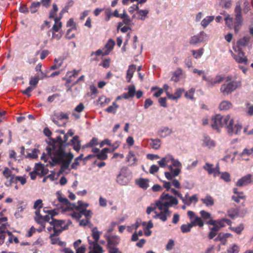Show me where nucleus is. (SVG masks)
Returning a JSON list of instances; mask_svg holds the SVG:
<instances>
[{"label": "nucleus", "instance_id": "1", "mask_svg": "<svg viewBox=\"0 0 253 253\" xmlns=\"http://www.w3.org/2000/svg\"><path fill=\"white\" fill-rule=\"evenodd\" d=\"M46 154H42L41 159L46 162L49 158L51 162L49 163L52 166L57 164H61V169L65 170L68 169L74 157L71 153H66L61 144H57L48 146L46 148Z\"/></svg>", "mask_w": 253, "mask_h": 253}, {"label": "nucleus", "instance_id": "2", "mask_svg": "<svg viewBox=\"0 0 253 253\" xmlns=\"http://www.w3.org/2000/svg\"><path fill=\"white\" fill-rule=\"evenodd\" d=\"M88 206V204L79 201L76 210L70 213L73 218L80 221V226H85L89 223L92 213L91 211L86 210Z\"/></svg>", "mask_w": 253, "mask_h": 253}, {"label": "nucleus", "instance_id": "3", "mask_svg": "<svg viewBox=\"0 0 253 253\" xmlns=\"http://www.w3.org/2000/svg\"><path fill=\"white\" fill-rule=\"evenodd\" d=\"M178 203L177 199L165 192L163 193L159 199L156 202V205L159 210L169 209L173 205H177Z\"/></svg>", "mask_w": 253, "mask_h": 253}, {"label": "nucleus", "instance_id": "4", "mask_svg": "<svg viewBox=\"0 0 253 253\" xmlns=\"http://www.w3.org/2000/svg\"><path fill=\"white\" fill-rule=\"evenodd\" d=\"M242 85L241 81L232 80L231 77H227L225 82L221 85L220 92L224 96L228 95L240 87Z\"/></svg>", "mask_w": 253, "mask_h": 253}, {"label": "nucleus", "instance_id": "5", "mask_svg": "<svg viewBox=\"0 0 253 253\" xmlns=\"http://www.w3.org/2000/svg\"><path fill=\"white\" fill-rule=\"evenodd\" d=\"M224 123L225 128L228 134L239 135L241 134L242 129V126L239 123L234 124V119L230 115L224 116Z\"/></svg>", "mask_w": 253, "mask_h": 253}, {"label": "nucleus", "instance_id": "6", "mask_svg": "<svg viewBox=\"0 0 253 253\" xmlns=\"http://www.w3.org/2000/svg\"><path fill=\"white\" fill-rule=\"evenodd\" d=\"M91 231L92 236L94 241H91L88 240L89 245L88 249L90 250L88 253H103V249L98 243L101 232L98 231L96 227H94Z\"/></svg>", "mask_w": 253, "mask_h": 253}, {"label": "nucleus", "instance_id": "7", "mask_svg": "<svg viewBox=\"0 0 253 253\" xmlns=\"http://www.w3.org/2000/svg\"><path fill=\"white\" fill-rule=\"evenodd\" d=\"M171 163V165L168 166L169 171L165 172V175L168 180H172L173 178L178 176L181 172L182 167V164L180 161L174 158Z\"/></svg>", "mask_w": 253, "mask_h": 253}, {"label": "nucleus", "instance_id": "8", "mask_svg": "<svg viewBox=\"0 0 253 253\" xmlns=\"http://www.w3.org/2000/svg\"><path fill=\"white\" fill-rule=\"evenodd\" d=\"M235 13V22L234 24V31L235 33H238L242 25L243 20L241 14V7L239 2L236 3L234 10Z\"/></svg>", "mask_w": 253, "mask_h": 253}, {"label": "nucleus", "instance_id": "9", "mask_svg": "<svg viewBox=\"0 0 253 253\" xmlns=\"http://www.w3.org/2000/svg\"><path fill=\"white\" fill-rule=\"evenodd\" d=\"M211 126L213 129L219 131L220 128L225 126L224 117L220 114L216 115L212 118Z\"/></svg>", "mask_w": 253, "mask_h": 253}, {"label": "nucleus", "instance_id": "10", "mask_svg": "<svg viewBox=\"0 0 253 253\" xmlns=\"http://www.w3.org/2000/svg\"><path fill=\"white\" fill-rule=\"evenodd\" d=\"M58 201L62 205L66 206L68 210L71 209L75 210L76 208L77 207V203H70L66 198L62 197V194L60 191H57L56 193Z\"/></svg>", "mask_w": 253, "mask_h": 253}, {"label": "nucleus", "instance_id": "11", "mask_svg": "<svg viewBox=\"0 0 253 253\" xmlns=\"http://www.w3.org/2000/svg\"><path fill=\"white\" fill-rule=\"evenodd\" d=\"M208 39V35L206 33L202 31L199 34L192 36L189 41L191 45H196L197 43L203 42Z\"/></svg>", "mask_w": 253, "mask_h": 253}, {"label": "nucleus", "instance_id": "12", "mask_svg": "<svg viewBox=\"0 0 253 253\" xmlns=\"http://www.w3.org/2000/svg\"><path fill=\"white\" fill-rule=\"evenodd\" d=\"M203 168L208 172L209 174H213L214 177H216L220 174L219 167L218 165L214 168L212 164L206 163Z\"/></svg>", "mask_w": 253, "mask_h": 253}, {"label": "nucleus", "instance_id": "13", "mask_svg": "<svg viewBox=\"0 0 253 253\" xmlns=\"http://www.w3.org/2000/svg\"><path fill=\"white\" fill-rule=\"evenodd\" d=\"M127 170L126 168H123L120 171V173L117 177V182L120 185H126L129 182V178L126 174V171Z\"/></svg>", "mask_w": 253, "mask_h": 253}, {"label": "nucleus", "instance_id": "14", "mask_svg": "<svg viewBox=\"0 0 253 253\" xmlns=\"http://www.w3.org/2000/svg\"><path fill=\"white\" fill-rule=\"evenodd\" d=\"M231 52L232 57L237 62L246 65L247 64L248 59L245 55V53L241 49L238 50L237 55L234 54L232 51H231Z\"/></svg>", "mask_w": 253, "mask_h": 253}, {"label": "nucleus", "instance_id": "15", "mask_svg": "<svg viewBox=\"0 0 253 253\" xmlns=\"http://www.w3.org/2000/svg\"><path fill=\"white\" fill-rule=\"evenodd\" d=\"M121 18L123 20V21L118 23V30L122 27L124 24L130 26L133 25V23H132V19L127 14L125 10H123V15Z\"/></svg>", "mask_w": 253, "mask_h": 253}, {"label": "nucleus", "instance_id": "16", "mask_svg": "<svg viewBox=\"0 0 253 253\" xmlns=\"http://www.w3.org/2000/svg\"><path fill=\"white\" fill-rule=\"evenodd\" d=\"M161 211L160 213H157L155 211V215L153 217L155 218H159L163 222L166 221L167 220L168 217L170 216V211L169 209H162L159 210Z\"/></svg>", "mask_w": 253, "mask_h": 253}, {"label": "nucleus", "instance_id": "17", "mask_svg": "<svg viewBox=\"0 0 253 253\" xmlns=\"http://www.w3.org/2000/svg\"><path fill=\"white\" fill-rule=\"evenodd\" d=\"M137 153H134L132 151H129L126 157V161L129 163L130 166H135L137 165Z\"/></svg>", "mask_w": 253, "mask_h": 253}, {"label": "nucleus", "instance_id": "18", "mask_svg": "<svg viewBox=\"0 0 253 253\" xmlns=\"http://www.w3.org/2000/svg\"><path fill=\"white\" fill-rule=\"evenodd\" d=\"M224 80V77L221 75H217L214 77L210 76L207 86L210 87H213L216 84H220Z\"/></svg>", "mask_w": 253, "mask_h": 253}, {"label": "nucleus", "instance_id": "19", "mask_svg": "<svg viewBox=\"0 0 253 253\" xmlns=\"http://www.w3.org/2000/svg\"><path fill=\"white\" fill-rule=\"evenodd\" d=\"M252 175L251 174H248L241 178L239 179L236 185L239 187L246 186L252 182Z\"/></svg>", "mask_w": 253, "mask_h": 253}, {"label": "nucleus", "instance_id": "20", "mask_svg": "<svg viewBox=\"0 0 253 253\" xmlns=\"http://www.w3.org/2000/svg\"><path fill=\"white\" fill-rule=\"evenodd\" d=\"M184 92V89L183 88H178L176 89L174 94H172L169 91H167V95L169 99L174 100L179 98Z\"/></svg>", "mask_w": 253, "mask_h": 253}, {"label": "nucleus", "instance_id": "21", "mask_svg": "<svg viewBox=\"0 0 253 253\" xmlns=\"http://www.w3.org/2000/svg\"><path fill=\"white\" fill-rule=\"evenodd\" d=\"M35 167L36 171L39 175L43 176L48 172V169L45 167L44 164L38 163L36 165Z\"/></svg>", "mask_w": 253, "mask_h": 253}, {"label": "nucleus", "instance_id": "22", "mask_svg": "<svg viewBox=\"0 0 253 253\" xmlns=\"http://www.w3.org/2000/svg\"><path fill=\"white\" fill-rule=\"evenodd\" d=\"M65 223V220H58V219H52L51 220V225L53 226V231H55V229H62L63 230L66 229L65 227H63V225Z\"/></svg>", "mask_w": 253, "mask_h": 253}, {"label": "nucleus", "instance_id": "23", "mask_svg": "<svg viewBox=\"0 0 253 253\" xmlns=\"http://www.w3.org/2000/svg\"><path fill=\"white\" fill-rule=\"evenodd\" d=\"M108 248H115L120 243V238L117 236H112L108 238Z\"/></svg>", "mask_w": 253, "mask_h": 253}, {"label": "nucleus", "instance_id": "24", "mask_svg": "<svg viewBox=\"0 0 253 253\" xmlns=\"http://www.w3.org/2000/svg\"><path fill=\"white\" fill-rule=\"evenodd\" d=\"M232 107V103L228 100H223L221 101L218 106V108L221 111H227Z\"/></svg>", "mask_w": 253, "mask_h": 253}, {"label": "nucleus", "instance_id": "25", "mask_svg": "<svg viewBox=\"0 0 253 253\" xmlns=\"http://www.w3.org/2000/svg\"><path fill=\"white\" fill-rule=\"evenodd\" d=\"M172 133V129L168 126L161 127L158 131V134L162 137H166Z\"/></svg>", "mask_w": 253, "mask_h": 253}, {"label": "nucleus", "instance_id": "26", "mask_svg": "<svg viewBox=\"0 0 253 253\" xmlns=\"http://www.w3.org/2000/svg\"><path fill=\"white\" fill-rule=\"evenodd\" d=\"M62 229H55L54 233L50 235L49 238L51 240V243L52 244H56L59 240V238L57 236L63 231Z\"/></svg>", "mask_w": 253, "mask_h": 253}, {"label": "nucleus", "instance_id": "27", "mask_svg": "<svg viewBox=\"0 0 253 253\" xmlns=\"http://www.w3.org/2000/svg\"><path fill=\"white\" fill-rule=\"evenodd\" d=\"M201 201L207 207H211L214 205L213 198L210 195H207L204 198L201 199Z\"/></svg>", "mask_w": 253, "mask_h": 253}, {"label": "nucleus", "instance_id": "28", "mask_svg": "<svg viewBox=\"0 0 253 253\" xmlns=\"http://www.w3.org/2000/svg\"><path fill=\"white\" fill-rule=\"evenodd\" d=\"M110 152V149L108 148H105L101 150L100 152H99L97 155H95V157L97 158L98 159L100 160H105L107 159L108 156L107 153Z\"/></svg>", "mask_w": 253, "mask_h": 253}, {"label": "nucleus", "instance_id": "29", "mask_svg": "<svg viewBox=\"0 0 253 253\" xmlns=\"http://www.w3.org/2000/svg\"><path fill=\"white\" fill-rule=\"evenodd\" d=\"M203 145L209 148H211L215 146V142L209 136L205 135L204 136Z\"/></svg>", "mask_w": 253, "mask_h": 253}, {"label": "nucleus", "instance_id": "30", "mask_svg": "<svg viewBox=\"0 0 253 253\" xmlns=\"http://www.w3.org/2000/svg\"><path fill=\"white\" fill-rule=\"evenodd\" d=\"M181 200L185 205L189 206L193 203H194L195 204H196L198 202V198L196 195H194L191 197H189L187 200H186L185 199L184 200L183 198Z\"/></svg>", "mask_w": 253, "mask_h": 253}, {"label": "nucleus", "instance_id": "31", "mask_svg": "<svg viewBox=\"0 0 253 253\" xmlns=\"http://www.w3.org/2000/svg\"><path fill=\"white\" fill-rule=\"evenodd\" d=\"M110 99L105 96L102 95L99 97L97 100V104L100 105V107H103L109 104Z\"/></svg>", "mask_w": 253, "mask_h": 253}, {"label": "nucleus", "instance_id": "32", "mask_svg": "<svg viewBox=\"0 0 253 253\" xmlns=\"http://www.w3.org/2000/svg\"><path fill=\"white\" fill-rule=\"evenodd\" d=\"M149 141L150 145L152 148L156 150L160 148L161 145V141L160 139L151 138Z\"/></svg>", "mask_w": 253, "mask_h": 253}, {"label": "nucleus", "instance_id": "33", "mask_svg": "<svg viewBox=\"0 0 253 253\" xmlns=\"http://www.w3.org/2000/svg\"><path fill=\"white\" fill-rule=\"evenodd\" d=\"M134 9L138 10V13L140 16L139 19L141 20H144L145 18L147 17V14L149 13V10L147 9H141L138 10V6H134Z\"/></svg>", "mask_w": 253, "mask_h": 253}, {"label": "nucleus", "instance_id": "34", "mask_svg": "<svg viewBox=\"0 0 253 253\" xmlns=\"http://www.w3.org/2000/svg\"><path fill=\"white\" fill-rule=\"evenodd\" d=\"M115 44V42L112 39H109L105 44L104 49L106 52H108L109 54L113 50Z\"/></svg>", "mask_w": 253, "mask_h": 253}, {"label": "nucleus", "instance_id": "35", "mask_svg": "<svg viewBox=\"0 0 253 253\" xmlns=\"http://www.w3.org/2000/svg\"><path fill=\"white\" fill-rule=\"evenodd\" d=\"M54 64L51 66L50 70H54L59 69L62 65L63 62L62 58L60 57L55 58L54 60Z\"/></svg>", "mask_w": 253, "mask_h": 253}, {"label": "nucleus", "instance_id": "36", "mask_svg": "<svg viewBox=\"0 0 253 253\" xmlns=\"http://www.w3.org/2000/svg\"><path fill=\"white\" fill-rule=\"evenodd\" d=\"M135 66L134 65H131L129 66L126 76V78L128 82L130 81V79L133 76V74L135 70Z\"/></svg>", "mask_w": 253, "mask_h": 253}, {"label": "nucleus", "instance_id": "37", "mask_svg": "<svg viewBox=\"0 0 253 253\" xmlns=\"http://www.w3.org/2000/svg\"><path fill=\"white\" fill-rule=\"evenodd\" d=\"M190 223L193 227L198 225L199 227H202L204 226V222L202 218L197 216H195V217L191 221Z\"/></svg>", "mask_w": 253, "mask_h": 253}, {"label": "nucleus", "instance_id": "38", "mask_svg": "<svg viewBox=\"0 0 253 253\" xmlns=\"http://www.w3.org/2000/svg\"><path fill=\"white\" fill-rule=\"evenodd\" d=\"M55 23L52 28L53 32H57L62 27V23L60 21V18L56 17L54 19Z\"/></svg>", "mask_w": 253, "mask_h": 253}, {"label": "nucleus", "instance_id": "39", "mask_svg": "<svg viewBox=\"0 0 253 253\" xmlns=\"http://www.w3.org/2000/svg\"><path fill=\"white\" fill-rule=\"evenodd\" d=\"M250 41V37L245 36L238 40L237 42V44L240 46H245L248 44Z\"/></svg>", "mask_w": 253, "mask_h": 253}, {"label": "nucleus", "instance_id": "40", "mask_svg": "<svg viewBox=\"0 0 253 253\" xmlns=\"http://www.w3.org/2000/svg\"><path fill=\"white\" fill-rule=\"evenodd\" d=\"M213 16H209L205 17L201 22V25L205 28L208 25L214 20Z\"/></svg>", "mask_w": 253, "mask_h": 253}, {"label": "nucleus", "instance_id": "41", "mask_svg": "<svg viewBox=\"0 0 253 253\" xmlns=\"http://www.w3.org/2000/svg\"><path fill=\"white\" fill-rule=\"evenodd\" d=\"M137 183L140 187L144 189H147L149 186V181L146 179L140 178L138 180Z\"/></svg>", "mask_w": 253, "mask_h": 253}, {"label": "nucleus", "instance_id": "42", "mask_svg": "<svg viewBox=\"0 0 253 253\" xmlns=\"http://www.w3.org/2000/svg\"><path fill=\"white\" fill-rule=\"evenodd\" d=\"M119 108V105L117 104L116 102H114L112 105L108 107L105 109V111L109 113H113L114 114L116 113L117 109Z\"/></svg>", "mask_w": 253, "mask_h": 253}, {"label": "nucleus", "instance_id": "43", "mask_svg": "<svg viewBox=\"0 0 253 253\" xmlns=\"http://www.w3.org/2000/svg\"><path fill=\"white\" fill-rule=\"evenodd\" d=\"M41 5V2H33L30 6L29 9L31 13H34L36 12L39 8L40 7Z\"/></svg>", "mask_w": 253, "mask_h": 253}, {"label": "nucleus", "instance_id": "44", "mask_svg": "<svg viewBox=\"0 0 253 253\" xmlns=\"http://www.w3.org/2000/svg\"><path fill=\"white\" fill-rule=\"evenodd\" d=\"M192 55L196 59L200 58L204 53V49L203 48H199L197 50H192L191 51Z\"/></svg>", "mask_w": 253, "mask_h": 253}, {"label": "nucleus", "instance_id": "45", "mask_svg": "<svg viewBox=\"0 0 253 253\" xmlns=\"http://www.w3.org/2000/svg\"><path fill=\"white\" fill-rule=\"evenodd\" d=\"M225 15L226 16L224 18V20L226 25L228 28H232L233 27V18L231 17L228 14H225Z\"/></svg>", "mask_w": 253, "mask_h": 253}, {"label": "nucleus", "instance_id": "46", "mask_svg": "<svg viewBox=\"0 0 253 253\" xmlns=\"http://www.w3.org/2000/svg\"><path fill=\"white\" fill-rule=\"evenodd\" d=\"M54 115L57 118H58L60 120H62V119L68 120L69 119V114L68 113H64L62 112H59L54 113Z\"/></svg>", "mask_w": 253, "mask_h": 253}, {"label": "nucleus", "instance_id": "47", "mask_svg": "<svg viewBox=\"0 0 253 253\" xmlns=\"http://www.w3.org/2000/svg\"><path fill=\"white\" fill-rule=\"evenodd\" d=\"M93 55L99 56L100 55L105 56L108 55V52H106L105 50L103 49H99L96 51H93L91 53L90 55L92 56Z\"/></svg>", "mask_w": 253, "mask_h": 253}, {"label": "nucleus", "instance_id": "48", "mask_svg": "<svg viewBox=\"0 0 253 253\" xmlns=\"http://www.w3.org/2000/svg\"><path fill=\"white\" fill-rule=\"evenodd\" d=\"M226 239L224 233H220L214 240L215 241H219L222 245H224L226 243Z\"/></svg>", "mask_w": 253, "mask_h": 253}, {"label": "nucleus", "instance_id": "49", "mask_svg": "<svg viewBox=\"0 0 253 253\" xmlns=\"http://www.w3.org/2000/svg\"><path fill=\"white\" fill-rule=\"evenodd\" d=\"M83 154H81L79 157L76 158L74 160V163L72 164L71 167L73 169H77L78 167L79 166V161L83 160Z\"/></svg>", "mask_w": 253, "mask_h": 253}, {"label": "nucleus", "instance_id": "50", "mask_svg": "<svg viewBox=\"0 0 253 253\" xmlns=\"http://www.w3.org/2000/svg\"><path fill=\"white\" fill-rule=\"evenodd\" d=\"M3 227L4 228H5V224H2L0 227V245H1L4 243L5 238V232L2 230Z\"/></svg>", "mask_w": 253, "mask_h": 253}, {"label": "nucleus", "instance_id": "51", "mask_svg": "<svg viewBox=\"0 0 253 253\" xmlns=\"http://www.w3.org/2000/svg\"><path fill=\"white\" fill-rule=\"evenodd\" d=\"M193 226L191 224L188 223L187 224H182L181 226V230L182 233H187L191 231V229Z\"/></svg>", "mask_w": 253, "mask_h": 253}, {"label": "nucleus", "instance_id": "52", "mask_svg": "<svg viewBox=\"0 0 253 253\" xmlns=\"http://www.w3.org/2000/svg\"><path fill=\"white\" fill-rule=\"evenodd\" d=\"M58 10V7H57V5L54 3L52 5V9L50 11V13H49V18H54V19L55 17V16L56 15V12H57Z\"/></svg>", "mask_w": 253, "mask_h": 253}, {"label": "nucleus", "instance_id": "53", "mask_svg": "<svg viewBox=\"0 0 253 253\" xmlns=\"http://www.w3.org/2000/svg\"><path fill=\"white\" fill-rule=\"evenodd\" d=\"M246 106L247 108L245 110L246 113L250 116H253V104L247 103Z\"/></svg>", "mask_w": 253, "mask_h": 253}, {"label": "nucleus", "instance_id": "54", "mask_svg": "<svg viewBox=\"0 0 253 253\" xmlns=\"http://www.w3.org/2000/svg\"><path fill=\"white\" fill-rule=\"evenodd\" d=\"M195 92V89L194 88H190L188 91H187L185 94V96L187 98H189L191 100H194L193 95Z\"/></svg>", "mask_w": 253, "mask_h": 253}, {"label": "nucleus", "instance_id": "55", "mask_svg": "<svg viewBox=\"0 0 253 253\" xmlns=\"http://www.w3.org/2000/svg\"><path fill=\"white\" fill-rule=\"evenodd\" d=\"M2 173L3 176L6 179H9V177L14 175L13 174H12V171L7 168H5Z\"/></svg>", "mask_w": 253, "mask_h": 253}, {"label": "nucleus", "instance_id": "56", "mask_svg": "<svg viewBox=\"0 0 253 253\" xmlns=\"http://www.w3.org/2000/svg\"><path fill=\"white\" fill-rule=\"evenodd\" d=\"M200 213L201 217L205 220L211 218V214L204 210L201 211Z\"/></svg>", "mask_w": 253, "mask_h": 253}, {"label": "nucleus", "instance_id": "57", "mask_svg": "<svg viewBox=\"0 0 253 253\" xmlns=\"http://www.w3.org/2000/svg\"><path fill=\"white\" fill-rule=\"evenodd\" d=\"M253 155V147L251 149L245 148L241 154V156L244 155L251 156Z\"/></svg>", "mask_w": 253, "mask_h": 253}, {"label": "nucleus", "instance_id": "58", "mask_svg": "<svg viewBox=\"0 0 253 253\" xmlns=\"http://www.w3.org/2000/svg\"><path fill=\"white\" fill-rule=\"evenodd\" d=\"M39 80V78L38 77H32L31 78L29 84L33 87H35L38 84Z\"/></svg>", "mask_w": 253, "mask_h": 253}, {"label": "nucleus", "instance_id": "59", "mask_svg": "<svg viewBox=\"0 0 253 253\" xmlns=\"http://www.w3.org/2000/svg\"><path fill=\"white\" fill-rule=\"evenodd\" d=\"M129 96L133 97L135 93V87L134 85H130L128 87V92Z\"/></svg>", "mask_w": 253, "mask_h": 253}, {"label": "nucleus", "instance_id": "60", "mask_svg": "<svg viewBox=\"0 0 253 253\" xmlns=\"http://www.w3.org/2000/svg\"><path fill=\"white\" fill-rule=\"evenodd\" d=\"M231 230L236 232L237 234H240L241 232L244 229V226L242 224H240L237 227H230Z\"/></svg>", "mask_w": 253, "mask_h": 253}, {"label": "nucleus", "instance_id": "61", "mask_svg": "<svg viewBox=\"0 0 253 253\" xmlns=\"http://www.w3.org/2000/svg\"><path fill=\"white\" fill-rule=\"evenodd\" d=\"M98 142L97 138L93 137L91 139L90 142L87 144L86 146L88 147H92L93 146L98 145Z\"/></svg>", "mask_w": 253, "mask_h": 253}, {"label": "nucleus", "instance_id": "62", "mask_svg": "<svg viewBox=\"0 0 253 253\" xmlns=\"http://www.w3.org/2000/svg\"><path fill=\"white\" fill-rule=\"evenodd\" d=\"M72 144L73 146L75 145H81V142L79 140V137L78 135L74 136L71 140Z\"/></svg>", "mask_w": 253, "mask_h": 253}, {"label": "nucleus", "instance_id": "63", "mask_svg": "<svg viewBox=\"0 0 253 253\" xmlns=\"http://www.w3.org/2000/svg\"><path fill=\"white\" fill-rule=\"evenodd\" d=\"M173 157L170 154H168L165 157L163 158V160L165 161V163L168 166V164L170 162L171 163L173 160Z\"/></svg>", "mask_w": 253, "mask_h": 253}, {"label": "nucleus", "instance_id": "64", "mask_svg": "<svg viewBox=\"0 0 253 253\" xmlns=\"http://www.w3.org/2000/svg\"><path fill=\"white\" fill-rule=\"evenodd\" d=\"M239 248L236 245H234L232 247L228 250L229 253H238Z\"/></svg>", "mask_w": 253, "mask_h": 253}]
</instances>
